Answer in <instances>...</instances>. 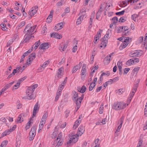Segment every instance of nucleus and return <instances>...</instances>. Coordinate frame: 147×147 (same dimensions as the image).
<instances>
[{
	"instance_id": "nucleus-19",
	"label": "nucleus",
	"mask_w": 147,
	"mask_h": 147,
	"mask_svg": "<svg viewBox=\"0 0 147 147\" xmlns=\"http://www.w3.org/2000/svg\"><path fill=\"white\" fill-rule=\"evenodd\" d=\"M63 24L61 22L57 24L55 27L54 30L55 31H58L61 29L63 27Z\"/></svg>"
},
{
	"instance_id": "nucleus-7",
	"label": "nucleus",
	"mask_w": 147,
	"mask_h": 147,
	"mask_svg": "<svg viewBox=\"0 0 147 147\" xmlns=\"http://www.w3.org/2000/svg\"><path fill=\"white\" fill-rule=\"evenodd\" d=\"M129 43V39L128 37H127L124 39L123 41L119 47V49L121 50L125 48L128 45Z\"/></svg>"
},
{
	"instance_id": "nucleus-55",
	"label": "nucleus",
	"mask_w": 147,
	"mask_h": 147,
	"mask_svg": "<svg viewBox=\"0 0 147 147\" xmlns=\"http://www.w3.org/2000/svg\"><path fill=\"white\" fill-rule=\"evenodd\" d=\"M136 5V7L135 8V9H136L137 8H141L144 5V4L142 3H138Z\"/></svg>"
},
{
	"instance_id": "nucleus-23",
	"label": "nucleus",
	"mask_w": 147,
	"mask_h": 147,
	"mask_svg": "<svg viewBox=\"0 0 147 147\" xmlns=\"http://www.w3.org/2000/svg\"><path fill=\"white\" fill-rule=\"evenodd\" d=\"M25 38L23 41L22 42L23 43H25L29 41V39L32 38L33 37H34V36L31 35H29V34H26L25 35Z\"/></svg>"
},
{
	"instance_id": "nucleus-21",
	"label": "nucleus",
	"mask_w": 147,
	"mask_h": 147,
	"mask_svg": "<svg viewBox=\"0 0 147 147\" xmlns=\"http://www.w3.org/2000/svg\"><path fill=\"white\" fill-rule=\"evenodd\" d=\"M81 65V63H80L79 64L75 66L72 69V73H75L78 70L80 69Z\"/></svg>"
},
{
	"instance_id": "nucleus-27",
	"label": "nucleus",
	"mask_w": 147,
	"mask_h": 147,
	"mask_svg": "<svg viewBox=\"0 0 147 147\" xmlns=\"http://www.w3.org/2000/svg\"><path fill=\"white\" fill-rule=\"evenodd\" d=\"M67 47L66 44H61L60 45L59 47V50L61 52L64 51Z\"/></svg>"
},
{
	"instance_id": "nucleus-50",
	"label": "nucleus",
	"mask_w": 147,
	"mask_h": 147,
	"mask_svg": "<svg viewBox=\"0 0 147 147\" xmlns=\"http://www.w3.org/2000/svg\"><path fill=\"white\" fill-rule=\"evenodd\" d=\"M103 105L101 104L100 105V107L99 108V112L100 114H102L103 113V109L104 108V107H103Z\"/></svg>"
},
{
	"instance_id": "nucleus-33",
	"label": "nucleus",
	"mask_w": 147,
	"mask_h": 147,
	"mask_svg": "<svg viewBox=\"0 0 147 147\" xmlns=\"http://www.w3.org/2000/svg\"><path fill=\"white\" fill-rule=\"evenodd\" d=\"M74 44H76V45L73 48L72 52L75 53L77 51V44L78 42L76 40H74Z\"/></svg>"
},
{
	"instance_id": "nucleus-4",
	"label": "nucleus",
	"mask_w": 147,
	"mask_h": 147,
	"mask_svg": "<svg viewBox=\"0 0 147 147\" xmlns=\"http://www.w3.org/2000/svg\"><path fill=\"white\" fill-rule=\"evenodd\" d=\"M36 27V25L34 26L33 27H32L31 24H28L25 29L24 31L27 32L26 34L30 35L34 31Z\"/></svg>"
},
{
	"instance_id": "nucleus-22",
	"label": "nucleus",
	"mask_w": 147,
	"mask_h": 147,
	"mask_svg": "<svg viewBox=\"0 0 147 147\" xmlns=\"http://www.w3.org/2000/svg\"><path fill=\"white\" fill-rule=\"evenodd\" d=\"M39 109V107H38V105L37 103L36 104L34 105L33 111L32 116V117L34 118L35 117L37 111Z\"/></svg>"
},
{
	"instance_id": "nucleus-25",
	"label": "nucleus",
	"mask_w": 147,
	"mask_h": 147,
	"mask_svg": "<svg viewBox=\"0 0 147 147\" xmlns=\"http://www.w3.org/2000/svg\"><path fill=\"white\" fill-rule=\"evenodd\" d=\"M24 116V115L23 113L21 114L17 118L16 122L18 123L22 122L23 121Z\"/></svg>"
},
{
	"instance_id": "nucleus-49",
	"label": "nucleus",
	"mask_w": 147,
	"mask_h": 147,
	"mask_svg": "<svg viewBox=\"0 0 147 147\" xmlns=\"http://www.w3.org/2000/svg\"><path fill=\"white\" fill-rule=\"evenodd\" d=\"M129 3L128 0H126L125 1H123L121 3L120 5L121 6V7L123 5H126Z\"/></svg>"
},
{
	"instance_id": "nucleus-39",
	"label": "nucleus",
	"mask_w": 147,
	"mask_h": 147,
	"mask_svg": "<svg viewBox=\"0 0 147 147\" xmlns=\"http://www.w3.org/2000/svg\"><path fill=\"white\" fill-rule=\"evenodd\" d=\"M35 58V53H32L29 56V61H32Z\"/></svg>"
},
{
	"instance_id": "nucleus-60",
	"label": "nucleus",
	"mask_w": 147,
	"mask_h": 147,
	"mask_svg": "<svg viewBox=\"0 0 147 147\" xmlns=\"http://www.w3.org/2000/svg\"><path fill=\"white\" fill-rule=\"evenodd\" d=\"M53 11L52 10L50 12V14L49 16L47 18H52L53 17Z\"/></svg>"
},
{
	"instance_id": "nucleus-17",
	"label": "nucleus",
	"mask_w": 147,
	"mask_h": 147,
	"mask_svg": "<svg viewBox=\"0 0 147 147\" xmlns=\"http://www.w3.org/2000/svg\"><path fill=\"white\" fill-rule=\"evenodd\" d=\"M67 78H65V79H64V80L63 81L62 83H61V84L59 85L57 91H59L60 92H61L62 90L63 89L64 86H65L66 84L67 81Z\"/></svg>"
},
{
	"instance_id": "nucleus-5",
	"label": "nucleus",
	"mask_w": 147,
	"mask_h": 147,
	"mask_svg": "<svg viewBox=\"0 0 147 147\" xmlns=\"http://www.w3.org/2000/svg\"><path fill=\"white\" fill-rule=\"evenodd\" d=\"M126 21L125 19H112L111 24L110 25V27L111 29L113 28V24H116L117 23H121Z\"/></svg>"
},
{
	"instance_id": "nucleus-64",
	"label": "nucleus",
	"mask_w": 147,
	"mask_h": 147,
	"mask_svg": "<svg viewBox=\"0 0 147 147\" xmlns=\"http://www.w3.org/2000/svg\"><path fill=\"white\" fill-rule=\"evenodd\" d=\"M26 78V76L22 78H21L18 81L19 82L21 83Z\"/></svg>"
},
{
	"instance_id": "nucleus-26",
	"label": "nucleus",
	"mask_w": 147,
	"mask_h": 147,
	"mask_svg": "<svg viewBox=\"0 0 147 147\" xmlns=\"http://www.w3.org/2000/svg\"><path fill=\"white\" fill-rule=\"evenodd\" d=\"M63 70V68L62 67H61L59 69L58 71L57 74V76L59 78H61L62 76Z\"/></svg>"
},
{
	"instance_id": "nucleus-43",
	"label": "nucleus",
	"mask_w": 147,
	"mask_h": 147,
	"mask_svg": "<svg viewBox=\"0 0 147 147\" xmlns=\"http://www.w3.org/2000/svg\"><path fill=\"white\" fill-rule=\"evenodd\" d=\"M20 83L18 81L16 84L13 87L12 89L13 90H15L18 88L20 86Z\"/></svg>"
},
{
	"instance_id": "nucleus-54",
	"label": "nucleus",
	"mask_w": 147,
	"mask_h": 147,
	"mask_svg": "<svg viewBox=\"0 0 147 147\" xmlns=\"http://www.w3.org/2000/svg\"><path fill=\"white\" fill-rule=\"evenodd\" d=\"M70 111L69 110H66L65 112V116L67 118L69 115Z\"/></svg>"
},
{
	"instance_id": "nucleus-13",
	"label": "nucleus",
	"mask_w": 147,
	"mask_h": 147,
	"mask_svg": "<svg viewBox=\"0 0 147 147\" xmlns=\"http://www.w3.org/2000/svg\"><path fill=\"white\" fill-rule=\"evenodd\" d=\"M85 131L84 127L82 125H81L79 127L76 134L79 136H81L84 132Z\"/></svg>"
},
{
	"instance_id": "nucleus-12",
	"label": "nucleus",
	"mask_w": 147,
	"mask_h": 147,
	"mask_svg": "<svg viewBox=\"0 0 147 147\" xmlns=\"http://www.w3.org/2000/svg\"><path fill=\"white\" fill-rule=\"evenodd\" d=\"M86 72V65L85 64H83L81 71V78L83 80H84L85 79Z\"/></svg>"
},
{
	"instance_id": "nucleus-15",
	"label": "nucleus",
	"mask_w": 147,
	"mask_h": 147,
	"mask_svg": "<svg viewBox=\"0 0 147 147\" xmlns=\"http://www.w3.org/2000/svg\"><path fill=\"white\" fill-rule=\"evenodd\" d=\"M84 94H82L81 96L78 98L76 101V103L77 107V110H78L80 107L81 102L84 98Z\"/></svg>"
},
{
	"instance_id": "nucleus-10",
	"label": "nucleus",
	"mask_w": 147,
	"mask_h": 147,
	"mask_svg": "<svg viewBox=\"0 0 147 147\" xmlns=\"http://www.w3.org/2000/svg\"><path fill=\"white\" fill-rule=\"evenodd\" d=\"M38 7L37 6H35L31 8V10H30L28 12L29 15L32 17V16L36 13L38 10Z\"/></svg>"
},
{
	"instance_id": "nucleus-57",
	"label": "nucleus",
	"mask_w": 147,
	"mask_h": 147,
	"mask_svg": "<svg viewBox=\"0 0 147 147\" xmlns=\"http://www.w3.org/2000/svg\"><path fill=\"white\" fill-rule=\"evenodd\" d=\"M58 132L57 131H54L52 135V138H55L56 136L57 135Z\"/></svg>"
},
{
	"instance_id": "nucleus-29",
	"label": "nucleus",
	"mask_w": 147,
	"mask_h": 147,
	"mask_svg": "<svg viewBox=\"0 0 147 147\" xmlns=\"http://www.w3.org/2000/svg\"><path fill=\"white\" fill-rule=\"evenodd\" d=\"M33 118L32 117L30 119L29 121L28 122L26 126V129H28L30 128L31 125L33 123Z\"/></svg>"
},
{
	"instance_id": "nucleus-20",
	"label": "nucleus",
	"mask_w": 147,
	"mask_h": 147,
	"mask_svg": "<svg viewBox=\"0 0 147 147\" xmlns=\"http://www.w3.org/2000/svg\"><path fill=\"white\" fill-rule=\"evenodd\" d=\"M113 54L111 53L109 56L105 57L104 59V63L105 64L107 65L110 62V60L111 59V56Z\"/></svg>"
},
{
	"instance_id": "nucleus-62",
	"label": "nucleus",
	"mask_w": 147,
	"mask_h": 147,
	"mask_svg": "<svg viewBox=\"0 0 147 147\" xmlns=\"http://www.w3.org/2000/svg\"><path fill=\"white\" fill-rule=\"evenodd\" d=\"M62 135V133H60L59 134L58 136V137L57 138V140L58 141V140L59 139H61V137Z\"/></svg>"
},
{
	"instance_id": "nucleus-53",
	"label": "nucleus",
	"mask_w": 147,
	"mask_h": 147,
	"mask_svg": "<svg viewBox=\"0 0 147 147\" xmlns=\"http://www.w3.org/2000/svg\"><path fill=\"white\" fill-rule=\"evenodd\" d=\"M123 29V28L122 26L117 27L116 29V31L118 33H122V30Z\"/></svg>"
},
{
	"instance_id": "nucleus-34",
	"label": "nucleus",
	"mask_w": 147,
	"mask_h": 147,
	"mask_svg": "<svg viewBox=\"0 0 147 147\" xmlns=\"http://www.w3.org/2000/svg\"><path fill=\"white\" fill-rule=\"evenodd\" d=\"M11 132L10 130V129H7L2 133L1 134V136L2 137H4L6 135L9 134Z\"/></svg>"
},
{
	"instance_id": "nucleus-24",
	"label": "nucleus",
	"mask_w": 147,
	"mask_h": 147,
	"mask_svg": "<svg viewBox=\"0 0 147 147\" xmlns=\"http://www.w3.org/2000/svg\"><path fill=\"white\" fill-rule=\"evenodd\" d=\"M49 47V44L48 43H45L42 44L40 46V48L41 49L45 50Z\"/></svg>"
},
{
	"instance_id": "nucleus-6",
	"label": "nucleus",
	"mask_w": 147,
	"mask_h": 147,
	"mask_svg": "<svg viewBox=\"0 0 147 147\" xmlns=\"http://www.w3.org/2000/svg\"><path fill=\"white\" fill-rule=\"evenodd\" d=\"M143 54V51L140 50H135L132 51L129 54V56L132 57H139L141 56Z\"/></svg>"
},
{
	"instance_id": "nucleus-1",
	"label": "nucleus",
	"mask_w": 147,
	"mask_h": 147,
	"mask_svg": "<svg viewBox=\"0 0 147 147\" xmlns=\"http://www.w3.org/2000/svg\"><path fill=\"white\" fill-rule=\"evenodd\" d=\"M128 105L124 102H116L114 103L113 108L117 111L123 109Z\"/></svg>"
},
{
	"instance_id": "nucleus-16",
	"label": "nucleus",
	"mask_w": 147,
	"mask_h": 147,
	"mask_svg": "<svg viewBox=\"0 0 147 147\" xmlns=\"http://www.w3.org/2000/svg\"><path fill=\"white\" fill-rule=\"evenodd\" d=\"M123 29L122 30V33L123 35H127L129 34L128 30L129 28L127 26H122Z\"/></svg>"
},
{
	"instance_id": "nucleus-58",
	"label": "nucleus",
	"mask_w": 147,
	"mask_h": 147,
	"mask_svg": "<svg viewBox=\"0 0 147 147\" xmlns=\"http://www.w3.org/2000/svg\"><path fill=\"white\" fill-rule=\"evenodd\" d=\"M125 12L124 10H123L120 12H117L115 14L117 15L121 16L123 15Z\"/></svg>"
},
{
	"instance_id": "nucleus-42",
	"label": "nucleus",
	"mask_w": 147,
	"mask_h": 147,
	"mask_svg": "<svg viewBox=\"0 0 147 147\" xmlns=\"http://www.w3.org/2000/svg\"><path fill=\"white\" fill-rule=\"evenodd\" d=\"M140 69V67H139L137 66L133 69L132 71V72L136 75Z\"/></svg>"
},
{
	"instance_id": "nucleus-51",
	"label": "nucleus",
	"mask_w": 147,
	"mask_h": 147,
	"mask_svg": "<svg viewBox=\"0 0 147 147\" xmlns=\"http://www.w3.org/2000/svg\"><path fill=\"white\" fill-rule=\"evenodd\" d=\"M7 143L8 142L7 140L3 141L1 144L0 147H5Z\"/></svg>"
},
{
	"instance_id": "nucleus-52",
	"label": "nucleus",
	"mask_w": 147,
	"mask_h": 147,
	"mask_svg": "<svg viewBox=\"0 0 147 147\" xmlns=\"http://www.w3.org/2000/svg\"><path fill=\"white\" fill-rule=\"evenodd\" d=\"M96 85V84L94 83H92L91 84L89 87V90L91 91L95 87Z\"/></svg>"
},
{
	"instance_id": "nucleus-11",
	"label": "nucleus",
	"mask_w": 147,
	"mask_h": 147,
	"mask_svg": "<svg viewBox=\"0 0 147 147\" xmlns=\"http://www.w3.org/2000/svg\"><path fill=\"white\" fill-rule=\"evenodd\" d=\"M50 60H48L45 62L38 69V71L41 72L43 71L45 69V68L48 65L50 62Z\"/></svg>"
},
{
	"instance_id": "nucleus-3",
	"label": "nucleus",
	"mask_w": 147,
	"mask_h": 147,
	"mask_svg": "<svg viewBox=\"0 0 147 147\" xmlns=\"http://www.w3.org/2000/svg\"><path fill=\"white\" fill-rule=\"evenodd\" d=\"M34 91V90L32 89V87H29L27 88L26 91L27 99L30 100L34 98V96L33 94Z\"/></svg>"
},
{
	"instance_id": "nucleus-61",
	"label": "nucleus",
	"mask_w": 147,
	"mask_h": 147,
	"mask_svg": "<svg viewBox=\"0 0 147 147\" xmlns=\"http://www.w3.org/2000/svg\"><path fill=\"white\" fill-rule=\"evenodd\" d=\"M14 42L15 41H13V40L12 39L9 40L7 42V46H8L11 45L13 43V42Z\"/></svg>"
},
{
	"instance_id": "nucleus-32",
	"label": "nucleus",
	"mask_w": 147,
	"mask_h": 147,
	"mask_svg": "<svg viewBox=\"0 0 147 147\" xmlns=\"http://www.w3.org/2000/svg\"><path fill=\"white\" fill-rule=\"evenodd\" d=\"M108 42V41L107 40L103 41L101 43L100 46V47L101 48H105Z\"/></svg>"
},
{
	"instance_id": "nucleus-46",
	"label": "nucleus",
	"mask_w": 147,
	"mask_h": 147,
	"mask_svg": "<svg viewBox=\"0 0 147 147\" xmlns=\"http://www.w3.org/2000/svg\"><path fill=\"white\" fill-rule=\"evenodd\" d=\"M40 43L39 41L36 42L34 45L33 46V47H32V48H33L34 47V49L35 50L36 49H37Z\"/></svg>"
},
{
	"instance_id": "nucleus-31",
	"label": "nucleus",
	"mask_w": 147,
	"mask_h": 147,
	"mask_svg": "<svg viewBox=\"0 0 147 147\" xmlns=\"http://www.w3.org/2000/svg\"><path fill=\"white\" fill-rule=\"evenodd\" d=\"M47 32V28L46 25L44 26L42 28L41 33L43 35H45Z\"/></svg>"
},
{
	"instance_id": "nucleus-56",
	"label": "nucleus",
	"mask_w": 147,
	"mask_h": 147,
	"mask_svg": "<svg viewBox=\"0 0 147 147\" xmlns=\"http://www.w3.org/2000/svg\"><path fill=\"white\" fill-rule=\"evenodd\" d=\"M130 69L129 68H125L123 69L124 74H127V73L129 71Z\"/></svg>"
},
{
	"instance_id": "nucleus-28",
	"label": "nucleus",
	"mask_w": 147,
	"mask_h": 147,
	"mask_svg": "<svg viewBox=\"0 0 147 147\" xmlns=\"http://www.w3.org/2000/svg\"><path fill=\"white\" fill-rule=\"evenodd\" d=\"M86 87L84 86L81 87H79L78 88V90L81 93H83L85 92L86 90Z\"/></svg>"
},
{
	"instance_id": "nucleus-8",
	"label": "nucleus",
	"mask_w": 147,
	"mask_h": 147,
	"mask_svg": "<svg viewBox=\"0 0 147 147\" xmlns=\"http://www.w3.org/2000/svg\"><path fill=\"white\" fill-rule=\"evenodd\" d=\"M36 126H33L31 128L29 133V140L30 141H32L34 139L36 135Z\"/></svg>"
},
{
	"instance_id": "nucleus-14",
	"label": "nucleus",
	"mask_w": 147,
	"mask_h": 147,
	"mask_svg": "<svg viewBox=\"0 0 147 147\" xmlns=\"http://www.w3.org/2000/svg\"><path fill=\"white\" fill-rule=\"evenodd\" d=\"M82 119V116L80 115L79 116L78 119L75 122L73 126V129H76L80 123L81 120Z\"/></svg>"
},
{
	"instance_id": "nucleus-30",
	"label": "nucleus",
	"mask_w": 147,
	"mask_h": 147,
	"mask_svg": "<svg viewBox=\"0 0 147 147\" xmlns=\"http://www.w3.org/2000/svg\"><path fill=\"white\" fill-rule=\"evenodd\" d=\"M111 30L109 29L107 32L104 38L105 39L107 40L109 38L110 36H111Z\"/></svg>"
},
{
	"instance_id": "nucleus-59",
	"label": "nucleus",
	"mask_w": 147,
	"mask_h": 147,
	"mask_svg": "<svg viewBox=\"0 0 147 147\" xmlns=\"http://www.w3.org/2000/svg\"><path fill=\"white\" fill-rule=\"evenodd\" d=\"M143 36H141L139 38L138 41L140 43L142 42L143 43L142 44L144 45V44L143 43V42H144V41H143Z\"/></svg>"
},
{
	"instance_id": "nucleus-35",
	"label": "nucleus",
	"mask_w": 147,
	"mask_h": 147,
	"mask_svg": "<svg viewBox=\"0 0 147 147\" xmlns=\"http://www.w3.org/2000/svg\"><path fill=\"white\" fill-rule=\"evenodd\" d=\"M45 122L41 120L39 125V131L41 130L42 129Z\"/></svg>"
},
{
	"instance_id": "nucleus-41",
	"label": "nucleus",
	"mask_w": 147,
	"mask_h": 147,
	"mask_svg": "<svg viewBox=\"0 0 147 147\" xmlns=\"http://www.w3.org/2000/svg\"><path fill=\"white\" fill-rule=\"evenodd\" d=\"M61 92H60L59 91H57L56 96L55 98V101H57V100L58 99L61 95Z\"/></svg>"
},
{
	"instance_id": "nucleus-38",
	"label": "nucleus",
	"mask_w": 147,
	"mask_h": 147,
	"mask_svg": "<svg viewBox=\"0 0 147 147\" xmlns=\"http://www.w3.org/2000/svg\"><path fill=\"white\" fill-rule=\"evenodd\" d=\"M144 45L146 49L147 48V33H146L145 35V37L144 39V42H143Z\"/></svg>"
},
{
	"instance_id": "nucleus-9",
	"label": "nucleus",
	"mask_w": 147,
	"mask_h": 147,
	"mask_svg": "<svg viewBox=\"0 0 147 147\" xmlns=\"http://www.w3.org/2000/svg\"><path fill=\"white\" fill-rule=\"evenodd\" d=\"M124 119V117H122L121 118L119 121L118 124H119V125L118 126L117 129L115 132L116 135L117 136L118 135V134L120 131V129L121 128Z\"/></svg>"
},
{
	"instance_id": "nucleus-48",
	"label": "nucleus",
	"mask_w": 147,
	"mask_h": 147,
	"mask_svg": "<svg viewBox=\"0 0 147 147\" xmlns=\"http://www.w3.org/2000/svg\"><path fill=\"white\" fill-rule=\"evenodd\" d=\"M118 66L119 67V71H121L122 68V64H121V62L120 61H119L117 62V63Z\"/></svg>"
},
{
	"instance_id": "nucleus-45",
	"label": "nucleus",
	"mask_w": 147,
	"mask_h": 147,
	"mask_svg": "<svg viewBox=\"0 0 147 147\" xmlns=\"http://www.w3.org/2000/svg\"><path fill=\"white\" fill-rule=\"evenodd\" d=\"M48 116V114L47 112H46L43 115L42 118L41 119V121H43L46 122L47 118Z\"/></svg>"
},
{
	"instance_id": "nucleus-40",
	"label": "nucleus",
	"mask_w": 147,
	"mask_h": 147,
	"mask_svg": "<svg viewBox=\"0 0 147 147\" xmlns=\"http://www.w3.org/2000/svg\"><path fill=\"white\" fill-rule=\"evenodd\" d=\"M133 59H131L128 60L126 63V65L128 66H130L132 65L134 62H133Z\"/></svg>"
},
{
	"instance_id": "nucleus-44",
	"label": "nucleus",
	"mask_w": 147,
	"mask_h": 147,
	"mask_svg": "<svg viewBox=\"0 0 147 147\" xmlns=\"http://www.w3.org/2000/svg\"><path fill=\"white\" fill-rule=\"evenodd\" d=\"M19 39L18 34L17 33L15 34L13 36V38L12 39L15 42L17 41Z\"/></svg>"
},
{
	"instance_id": "nucleus-63",
	"label": "nucleus",
	"mask_w": 147,
	"mask_h": 147,
	"mask_svg": "<svg viewBox=\"0 0 147 147\" xmlns=\"http://www.w3.org/2000/svg\"><path fill=\"white\" fill-rule=\"evenodd\" d=\"M26 24V22L25 21H23L21 22L19 25V27H22L24 26Z\"/></svg>"
},
{
	"instance_id": "nucleus-37",
	"label": "nucleus",
	"mask_w": 147,
	"mask_h": 147,
	"mask_svg": "<svg viewBox=\"0 0 147 147\" xmlns=\"http://www.w3.org/2000/svg\"><path fill=\"white\" fill-rule=\"evenodd\" d=\"M57 144L55 147H58L59 146L63 144V140L62 139H59L58 141L56 140Z\"/></svg>"
},
{
	"instance_id": "nucleus-47",
	"label": "nucleus",
	"mask_w": 147,
	"mask_h": 147,
	"mask_svg": "<svg viewBox=\"0 0 147 147\" xmlns=\"http://www.w3.org/2000/svg\"><path fill=\"white\" fill-rule=\"evenodd\" d=\"M79 17L78 18H86V13H82L81 14L80 13H79Z\"/></svg>"
},
{
	"instance_id": "nucleus-2",
	"label": "nucleus",
	"mask_w": 147,
	"mask_h": 147,
	"mask_svg": "<svg viewBox=\"0 0 147 147\" xmlns=\"http://www.w3.org/2000/svg\"><path fill=\"white\" fill-rule=\"evenodd\" d=\"M78 135L76 134L73 135V134H71L69 135V140L67 142L66 144V146L69 147L72 143H75L78 140Z\"/></svg>"
},
{
	"instance_id": "nucleus-18",
	"label": "nucleus",
	"mask_w": 147,
	"mask_h": 147,
	"mask_svg": "<svg viewBox=\"0 0 147 147\" xmlns=\"http://www.w3.org/2000/svg\"><path fill=\"white\" fill-rule=\"evenodd\" d=\"M51 37L54 38L58 39H60L62 38V36L61 34H59L58 33L53 32L51 34Z\"/></svg>"
},
{
	"instance_id": "nucleus-36",
	"label": "nucleus",
	"mask_w": 147,
	"mask_h": 147,
	"mask_svg": "<svg viewBox=\"0 0 147 147\" xmlns=\"http://www.w3.org/2000/svg\"><path fill=\"white\" fill-rule=\"evenodd\" d=\"M125 91V88H122L119 89L117 90V93L119 95H121L123 94Z\"/></svg>"
}]
</instances>
